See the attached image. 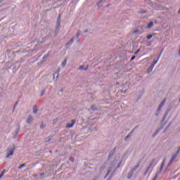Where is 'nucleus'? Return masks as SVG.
Here are the masks:
<instances>
[{"instance_id":"39448f33","label":"nucleus","mask_w":180,"mask_h":180,"mask_svg":"<svg viewBox=\"0 0 180 180\" xmlns=\"http://www.w3.org/2000/svg\"><path fill=\"white\" fill-rule=\"evenodd\" d=\"M153 164H154V160H152L149 165V166L148 167L145 174H147V172H148V171H150V168H151V167H153Z\"/></svg>"},{"instance_id":"393cba45","label":"nucleus","mask_w":180,"mask_h":180,"mask_svg":"<svg viewBox=\"0 0 180 180\" xmlns=\"http://www.w3.org/2000/svg\"><path fill=\"white\" fill-rule=\"evenodd\" d=\"M56 75H57V78H58V72L55 73V75H54V76H53V78H54V77H56Z\"/></svg>"},{"instance_id":"aec40b11","label":"nucleus","mask_w":180,"mask_h":180,"mask_svg":"<svg viewBox=\"0 0 180 180\" xmlns=\"http://www.w3.org/2000/svg\"><path fill=\"white\" fill-rule=\"evenodd\" d=\"M110 171H112V169H109L108 172H107V175H109V174H110Z\"/></svg>"},{"instance_id":"6e6552de","label":"nucleus","mask_w":180,"mask_h":180,"mask_svg":"<svg viewBox=\"0 0 180 180\" xmlns=\"http://www.w3.org/2000/svg\"><path fill=\"white\" fill-rule=\"evenodd\" d=\"M153 36H156V34L155 33H153L152 34H148L147 37H146V39L148 40H150V39H152L153 38Z\"/></svg>"},{"instance_id":"4be33fe9","label":"nucleus","mask_w":180,"mask_h":180,"mask_svg":"<svg viewBox=\"0 0 180 180\" xmlns=\"http://www.w3.org/2000/svg\"><path fill=\"white\" fill-rule=\"evenodd\" d=\"M70 161H72V162H74V158H70Z\"/></svg>"},{"instance_id":"b1692460","label":"nucleus","mask_w":180,"mask_h":180,"mask_svg":"<svg viewBox=\"0 0 180 180\" xmlns=\"http://www.w3.org/2000/svg\"><path fill=\"white\" fill-rule=\"evenodd\" d=\"M134 58H136V56H132L131 58V61H133V60H134Z\"/></svg>"},{"instance_id":"7ed1b4c3","label":"nucleus","mask_w":180,"mask_h":180,"mask_svg":"<svg viewBox=\"0 0 180 180\" xmlns=\"http://www.w3.org/2000/svg\"><path fill=\"white\" fill-rule=\"evenodd\" d=\"M11 155H13V150H8L7 151L6 158H9V157H11Z\"/></svg>"},{"instance_id":"5701e85b","label":"nucleus","mask_w":180,"mask_h":180,"mask_svg":"<svg viewBox=\"0 0 180 180\" xmlns=\"http://www.w3.org/2000/svg\"><path fill=\"white\" fill-rule=\"evenodd\" d=\"M163 167H164V162H162V165L160 166V169H162Z\"/></svg>"},{"instance_id":"c756f323","label":"nucleus","mask_w":180,"mask_h":180,"mask_svg":"<svg viewBox=\"0 0 180 180\" xmlns=\"http://www.w3.org/2000/svg\"><path fill=\"white\" fill-rule=\"evenodd\" d=\"M146 11H143V12H142V13H146Z\"/></svg>"},{"instance_id":"a211bd4d","label":"nucleus","mask_w":180,"mask_h":180,"mask_svg":"<svg viewBox=\"0 0 180 180\" xmlns=\"http://www.w3.org/2000/svg\"><path fill=\"white\" fill-rule=\"evenodd\" d=\"M91 110H96V108H95V106L93 105V106H91Z\"/></svg>"},{"instance_id":"0eeeda50","label":"nucleus","mask_w":180,"mask_h":180,"mask_svg":"<svg viewBox=\"0 0 180 180\" xmlns=\"http://www.w3.org/2000/svg\"><path fill=\"white\" fill-rule=\"evenodd\" d=\"M160 56H161V53L160 54L159 57L158 58V60H155V61L153 62V66L150 67V70H152L153 68H154V65H155L157 63H158V60L160 59Z\"/></svg>"},{"instance_id":"9b49d317","label":"nucleus","mask_w":180,"mask_h":180,"mask_svg":"<svg viewBox=\"0 0 180 180\" xmlns=\"http://www.w3.org/2000/svg\"><path fill=\"white\" fill-rule=\"evenodd\" d=\"M73 41H74V38L71 39L70 40V41H68V42L67 43V45L68 46V45H70V44H72Z\"/></svg>"},{"instance_id":"bb28decb","label":"nucleus","mask_w":180,"mask_h":180,"mask_svg":"<svg viewBox=\"0 0 180 180\" xmlns=\"http://www.w3.org/2000/svg\"><path fill=\"white\" fill-rule=\"evenodd\" d=\"M40 175L43 176V175H44V173H41Z\"/></svg>"},{"instance_id":"2eb2a0df","label":"nucleus","mask_w":180,"mask_h":180,"mask_svg":"<svg viewBox=\"0 0 180 180\" xmlns=\"http://www.w3.org/2000/svg\"><path fill=\"white\" fill-rule=\"evenodd\" d=\"M23 167H26V165L25 164H22L21 165L19 166V169H22V168H23Z\"/></svg>"},{"instance_id":"423d86ee","label":"nucleus","mask_w":180,"mask_h":180,"mask_svg":"<svg viewBox=\"0 0 180 180\" xmlns=\"http://www.w3.org/2000/svg\"><path fill=\"white\" fill-rule=\"evenodd\" d=\"M165 101L166 99L165 98L162 103L160 104L159 105V108L158 109V110H161V108H162V106H164V105L165 104Z\"/></svg>"},{"instance_id":"f257e3e1","label":"nucleus","mask_w":180,"mask_h":180,"mask_svg":"<svg viewBox=\"0 0 180 180\" xmlns=\"http://www.w3.org/2000/svg\"><path fill=\"white\" fill-rule=\"evenodd\" d=\"M179 152H180V146L179 147L175 155H172V157L170 160L169 164H171L172 162H174V161H175V159L176 158V155H178V154H179Z\"/></svg>"},{"instance_id":"20e7f679","label":"nucleus","mask_w":180,"mask_h":180,"mask_svg":"<svg viewBox=\"0 0 180 180\" xmlns=\"http://www.w3.org/2000/svg\"><path fill=\"white\" fill-rule=\"evenodd\" d=\"M32 122H33V117L32 115L29 116L27 120V123L28 124H30V123H32Z\"/></svg>"},{"instance_id":"6ab92c4d","label":"nucleus","mask_w":180,"mask_h":180,"mask_svg":"<svg viewBox=\"0 0 180 180\" xmlns=\"http://www.w3.org/2000/svg\"><path fill=\"white\" fill-rule=\"evenodd\" d=\"M139 168V165H136L134 167L133 171H135V169H137Z\"/></svg>"},{"instance_id":"dca6fc26","label":"nucleus","mask_w":180,"mask_h":180,"mask_svg":"<svg viewBox=\"0 0 180 180\" xmlns=\"http://www.w3.org/2000/svg\"><path fill=\"white\" fill-rule=\"evenodd\" d=\"M102 2H105V0H101L98 4V6H99L101 5V4H102Z\"/></svg>"},{"instance_id":"1a4fd4ad","label":"nucleus","mask_w":180,"mask_h":180,"mask_svg":"<svg viewBox=\"0 0 180 180\" xmlns=\"http://www.w3.org/2000/svg\"><path fill=\"white\" fill-rule=\"evenodd\" d=\"M153 26H154V22H149V23L148 24L147 27H148V29H150V27H153Z\"/></svg>"},{"instance_id":"4468645a","label":"nucleus","mask_w":180,"mask_h":180,"mask_svg":"<svg viewBox=\"0 0 180 180\" xmlns=\"http://www.w3.org/2000/svg\"><path fill=\"white\" fill-rule=\"evenodd\" d=\"M33 113H37V107L34 106L33 108Z\"/></svg>"},{"instance_id":"a878e982","label":"nucleus","mask_w":180,"mask_h":180,"mask_svg":"<svg viewBox=\"0 0 180 180\" xmlns=\"http://www.w3.org/2000/svg\"><path fill=\"white\" fill-rule=\"evenodd\" d=\"M139 51H140V50H138L136 52H135V54H137V53H139Z\"/></svg>"},{"instance_id":"f8f14e48","label":"nucleus","mask_w":180,"mask_h":180,"mask_svg":"<svg viewBox=\"0 0 180 180\" xmlns=\"http://www.w3.org/2000/svg\"><path fill=\"white\" fill-rule=\"evenodd\" d=\"M67 65V59H65V60L62 63V67H65Z\"/></svg>"},{"instance_id":"9d476101","label":"nucleus","mask_w":180,"mask_h":180,"mask_svg":"<svg viewBox=\"0 0 180 180\" xmlns=\"http://www.w3.org/2000/svg\"><path fill=\"white\" fill-rule=\"evenodd\" d=\"M84 65H81L79 68V70H84L85 71H86V70H88V67L84 68Z\"/></svg>"},{"instance_id":"c85d7f7f","label":"nucleus","mask_w":180,"mask_h":180,"mask_svg":"<svg viewBox=\"0 0 180 180\" xmlns=\"http://www.w3.org/2000/svg\"><path fill=\"white\" fill-rule=\"evenodd\" d=\"M130 178H131V176H128V179H130Z\"/></svg>"},{"instance_id":"7c9ffc66","label":"nucleus","mask_w":180,"mask_h":180,"mask_svg":"<svg viewBox=\"0 0 180 180\" xmlns=\"http://www.w3.org/2000/svg\"><path fill=\"white\" fill-rule=\"evenodd\" d=\"M0 4H2V1H0Z\"/></svg>"},{"instance_id":"cd10ccee","label":"nucleus","mask_w":180,"mask_h":180,"mask_svg":"<svg viewBox=\"0 0 180 180\" xmlns=\"http://www.w3.org/2000/svg\"><path fill=\"white\" fill-rule=\"evenodd\" d=\"M111 156H112V153H110L109 155V157H111Z\"/></svg>"},{"instance_id":"ddd939ff","label":"nucleus","mask_w":180,"mask_h":180,"mask_svg":"<svg viewBox=\"0 0 180 180\" xmlns=\"http://www.w3.org/2000/svg\"><path fill=\"white\" fill-rule=\"evenodd\" d=\"M6 172V170H5V169L2 171L1 174H0V179H1V178H2V176H4V175Z\"/></svg>"},{"instance_id":"f3484780","label":"nucleus","mask_w":180,"mask_h":180,"mask_svg":"<svg viewBox=\"0 0 180 180\" xmlns=\"http://www.w3.org/2000/svg\"><path fill=\"white\" fill-rule=\"evenodd\" d=\"M60 18H61V15H59V16H58V24H60Z\"/></svg>"},{"instance_id":"412c9836","label":"nucleus","mask_w":180,"mask_h":180,"mask_svg":"<svg viewBox=\"0 0 180 180\" xmlns=\"http://www.w3.org/2000/svg\"><path fill=\"white\" fill-rule=\"evenodd\" d=\"M130 134H128L126 137H125V140H127L129 137H130Z\"/></svg>"},{"instance_id":"473e14b6","label":"nucleus","mask_w":180,"mask_h":180,"mask_svg":"<svg viewBox=\"0 0 180 180\" xmlns=\"http://www.w3.org/2000/svg\"><path fill=\"white\" fill-rule=\"evenodd\" d=\"M78 36H79V34H77V37H78Z\"/></svg>"},{"instance_id":"f03ea898","label":"nucleus","mask_w":180,"mask_h":180,"mask_svg":"<svg viewBox=\"0 0 180 180\" xmlns=\"http://www.w3.org/2000/svg\"><path fill=\"white\" fill-rule=\"evenodd\" d=\"M75 120H71V124L70 123H68L66 125V128L67 129H71V127H73V126L75 124Z\"/></svg>"},{"instance_id":"2f4dec72","label":"nucleus","mask_w":180,"mask_h":180,"mask_svg":"<svg viewBox=\"0 0 180 180\" xmlns=\"http://www.w3.org/2000/svg\"><path fill=\"white\" fill-rule=\"evenodd\" d=\"M15 105H18V102L15 103Z\"/></svg>"}]
</instances>
